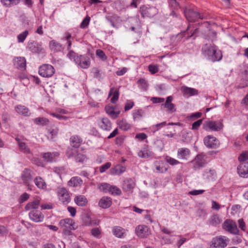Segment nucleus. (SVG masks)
Returning a JSON list of instances; mask_svg holds the SVG:
<instances>
[{
    "label": "nucleus",
    "mask_w": 248,
    "mask_h": 248,
    "mask_svg": "<svg viewBox=\"0 0 248 248\" xmlns=\"http://www.w3.org/2000/svg\"><path fill=\"white\" fill-rule=\"evenodd\" d=\"M202 51L203 55L207 59L213 62L219 61L222 59V55L221 51L215 45L206 44L202 46Z\"/></svg>",
    "instance_id": "nucleus-1"
},
{
    "label": "nucleus",
    "mask_w": 248,
    "mask_h": 248,
    "mask_svg": "<svg viewBox=\"0 0 248 248\" xmlns=\"http://www.w3.org/2000/svg\"><path fill=\"white\" fill-rule=\"evenodd\" d=\"M59 225L62 231V233L65 235L72 234L71 231L78 228V225L74 220L70 218H66L60 220Z\"/></svg>",
    "instance_id": "nucleus-2"
},
{
    "label": "nucleus",
    "mask_w": 248,
    "mask_h": 248,
    "mask_svg": "<svg viewBox=\"0 0 248 248\" xmlns=\"http://www.w3.org/2000/svg\"><path fill=\"white\" fill-rule=\"evenodd\" d=\"M207 163L205 159V155L203 154L197 155L195 158L191 161L188 162L192 165V168L194 170H197L203 167Z\"/></svg>",
    "instance_id": "nucleus-3"
},
{
    "label": "nucleus",
    "mask_w": 248,
    "mask_h": 248,
    "mask_svg": "<svg viewBox=\"0 0 248 248\" xmlns=\"http://www.w3.org/2000/svg\"><path fill=\"white\" fill-rule=\"evenodd\" d=\"M223 127V124L220 121H207L203 123V128L206 131H218Z\"/></svg>",
    "instance_id": "nucleus-4"
},
{
    "label": "nucleus",
    "mask_w": 248,
    "mask_h": 248,
    "mask_svg": "<svg viewBox=\"0 0 248 248\" xmlns=\"http://www.w3.org/2000/svg\"><path fill=\"white\" fill-rule=\"evenodd\" d=\"M55 73L54 68L50 64H46L41 66L39 69V75L44 78L52 77Z\"/></svg>",
    "instance_id": "nucleus-5"
},
{
    "label": "nucleus",
    "mask_w": 248,
    "mask_h": 248,
    "mask_svg": "<svg viewBox=\"0 0 248 248\" xmlns=\"http://www.w3.org/2000/svg\"><path fill=\"white\" fill-rule=\"evenodd\" d=\"M75 62L79 67L87 69L89 67L91 64L90 59L86 55L77 56L75 60Z\"/></svg>",
    "instance_id": "nucleus-6"
},
{
    "label": "nucleus",
    "mask_w": 248,
    "mask_h": 248,
    "mask_svg": "<svg viewBox=\"0 0 248 248\" xmlns=\"http://www.w3.org/2000/svg\"><path fill=\"white\" fill-rule=\"evenodd\" d=\"M187 20L189 22H194L198 18L201 19L205 18V16L190 9H186L184 12Z\"/></svg>",
    "instance_id": "nucleus-7"
},
{
    "label": "nucleus",
    "mask_w": 248,
    "mask_h": 248,
    "mask_svg": "<svg viewBox=\"0 0 248 248\" xmlns=\"http://www.w3.org/2000/svg\"><path fill=\"white\" fill-rule=\"evenodd\" d=\"M33 172L30 169H25L22 172L21 178L24 185L28 186V189L31 190L30 185L33 178Z\"/></svg>",
    "instance_id": "nucleus-8"
},
{
    "label": "nucleus",
    "mask_w": 248,
    "mask_h": 248,
    "mask_svg": "<svg viewBox=\"0 0 248 248\" xmlns=\"http://www.w3.org/2000/svg\"><path fill=\"white\" fill-rule=\"evenodd\" d=\"M229 240L224 236H219L213 238L212 245L215 248H224L227 246Z\"/></svg>",
    "instance_id": "nucleus-9"
},
{
    "label": "nucleus",
    "mask_w": 248,
    "mask_h": 248,
    "mask_svg": "<svg viewBox=\"0 0 248 248\" xmlns=\"http://www.w3.org/2000/svg\"><path fill=\"white\" fill-rule=\"evenodd\" d=\"M140 12L143 17H151L157 13V9L154 6L142 5L140 8Z\"/></svg>",
    "instance_id": "nucleus-10"
},
{
    "label": "nucleus",
    "mask_w": 248,
    "mask_h": 248,
    "mask_svg": "<svg viewBox=\"0 0 248 248\" xmlns=\"http://www.w3.org/2000/svg\"><path fill=\"white\" fill-rule=\"evenodd\" d=\"M223 228L226 231L234 234H238L239 232L236 223L232 220H226L223 224Z\"/></svg>",
    "instance_id": "nucleus-11"
},
{
    "label": "nucleus",
    "mask_w": 248,
    "mask_h": 248,
    "mask_svg": "<svg viewBox=\"0 0 248 248\" xmlns=\"http://www.w3.org/2000/svg\"><path fill=\"white\" fill-rule=\"evenodd\" d=\"M58 195L60 201L63 203L67 204L70 201V198L67 189L64 187H60L58 190Z\"/></svg>",
    "instance_id": "nucleus-12"
},
{
    "label": "nucleus",
    "mask_w": 248,
    "mask_h": 248,
    "mask_svg": "<svg viewBox=\"0 0 248 248\" xmlns=\"http://www.w3.org/2000/svg\"><path fill=\"white\" fill-rule=\"evenodd\" d=\"M173 97L169 96L167 97L165 103L161 105V107H163L166 108V111L168 113L171 114L176 110V106L172 103Z\"/></svg>",
    "instance_id": "nucleus-13"
},
{
    "label": "nucleus",
    "mask_w": 248,
    "mask_h": 248,
    "mask_svg": "<svg viewBox=\"0 0 248 248\" xmlns=\"http://www.w3.org/2000/svg\"><path fill=\"white\" fill-rule=\"evenodd\" d=\"M137 235L141 238L147 237L150 233L149 228L144 225H139L135 229Z\"/></svg>",
    "instance_id": "nucleus-14"
},
{
    "label": "nucleus",
    "mask_w": 248,
    "mask_h": 248,
    "mask_svg": "<svg viewBox=\"0 0 248 248\" xmlns=\"http://www.w3.org/2000/svg\"><path fill=\"white\" fill-rule=\"evenodd\" d=\"M30 218L35 222H41L44 220V216L40 211L37 210H31L29 214Z\"/></svg>",
    "instance_id": "nucleus-15"
},
{
    "label": "nucleus",
    "mask_w": 248,
    "mask_h": 248,
    "mask_svg": "<svg viewBox=\"0 0 248 248\" xmlns=\"http://www.w3.org/2000/svg\"><path fill=\"white\" fill-rule=\"evenodd\" d=\"M205 145L211 148H215L217 147L218 143L216 138L213 136L208 135L205 137L203 140Z\"/></svg>",
    "instance_id": "nucleus-16"
},
{
    "label": "nucleus",
    "mask_w": 248,
    "mask_h": 248,
    "mask_svg": "<svg viewBox=\"0 0 248 248\" xmlns=\"http://www.w3.org/2000/svg\"><path fill=\"white\" fill-rule=\"evenodd\" d=\"M67 154L69 158L73 157L77 154L75 156L77 162H83L87 159L86 156L84 155L78 153L77 150L75 149L69 150Z\"/></svg>",
    "instance_id": "nucleus-17"
},
{
    "label": "nucleus",
    "mask_w": 248,
    "mask_h": 248,
    "mask_svg": "<svg viewBox=\"0 0 248 248\" xmlns=\"http://www.w3.org/2000/svg\"><path fill=\"white\" fill-rule=\"evenodd\" d=\"M27 48L31 52L34 53H39L43 50L41 44L34 41L29 42Z\"/></svg>",
    "instance_id": "nucleus-18"
},
{
    "label": "nucleus",
    "mask_w": 248,
    "mask_h": 248,
    "mask_svg": "<svg viewBox=\"0 0 248 248\" xmlns=\"http://www.w3.org/2000/svg\"><path fill=\"white\" fill-rule=\"evenodd\" d=\"M237 172L240 176L248 178V162L240 163L237 167Z\"/></svg>",
    "instance_id": "nucleus-19"
},
{
    "label": "nucleus",
    "mask_w": 248,
    "mask_h": 248,
    "mask_svg": "<svg viewBox=\"0 0 248 248\" xmlns=\"http://www.w3.org/2000/svg\"><path fill=\"white\" fill-rule=\"evenodd\" d=\"M190 154V150L187 148H179L177 150V157L178 159L186 160Z\"/></svg>",
    "instance_id": "nucleus-20"
},
{
    "label": "nucleus",
    "mask_w": 248,
    "mask_h": 248,
    "mask_svg": "<svg viewBox=\"0 0 248 248\" xmlns=\"http://www.w3.org/2000/svg\"><path fill=\"white\" fill-rule=\"evenodd\" d=\"M181 91L183 93L184 96L189 97L191 96L196 95L198 94V91L196 89L183 86L181 88Z\"/></svg>",
    "instance_id": "nucleus-21"
},
{
    "label": "nucleus",
    "mask_w": 248,
    "mask_h": 248,
    "mask_svg": "<svg viewBox=\"0 0 248 248\" xmlns=\"http://www.w3.org/2000/svg\"><path fill=\"white\" fill-rule=\"evenodd\" d=\"M15 110L18 114L24 116H30L31 115L29 108L23 105H18L16 106Z\"/></svg>",
    "instance_id": "nucleus-22"
},
{
    "label": "nucleus",
    "mask_w": 248,
    "mask_h": 248,
    "mask_svg": "<svg viewBox=\"0 0 248 248\" xmlns=\"http://www.w3.org/2000/svg\"><path fill=\"white\" fill-rule=\"evenodd\" d=\"M126 230L120 226H114L113 227L112 232L114 236L118 238H124L125 236Z\"/></svg>",
    "instance_id": "nucleus-23"
},
{
    "label": "nucleus",
    "mask_w": 248,
    "mask_h": 248,
    "mask_svg": "<svg viewBox=\"0 0 248 248\" xmlns=\"http://www.w3.org/2000/svg\"><path fill=\"white\" fill-rule=\"evenodd\" d=\"M98 125L103 130L109 131L111 129V123L107 118L101 119L98 122Z\"/></svg>",
    "instance_id": "nucleus-24"
},
{
    "label": "nucleus",
    "mask_w": 248,
    "mask_h": 248,
    "mask_svg": "<svg viewBox=\"0 0 248 248\" xmlns=\"http://www.w3.org/2000/svg\"><path fill=\"white\" fill-rule=\"evenodd\" d=\"M16 140L18 143L19 149L21 152L26 154H31L30 148L23 140L18 138H16Z\"/></svg>",
    "instance_id": "nucleus-25"
},
{
    "label": "nucleus",
    "mask_w": 248,
    "mask_h": 248,
    "mask_svg": "<svg viewBox=\"0 0 248 248\" xmlns=\"http://www.w3.org/2000/svg\"><path fill=\"white\" fill-rule=\"evenodd\" d=\"M49 46L51 50L54 52H60L64 49V47L60 43L55 40L50 41Z\"/></svg>",
    "instance_id": "nucleus-26"
},
{
    "label": "nucleus",
    "mask_w": 248,
    "mask_h": 248,
    "mask_svg": "<svg viewBox=\"0 0 248 248\" xmlns=\"http://www.w3.org/2000/svg\"><path fill=\"white\" fill-rule=\"evenodd\" d=\"M125 170L126 168L124 166L119 164L110 169V174L113 175H120L125 171Z\"/></svg>",
    "instance_id": "nucleus-27"
},
{
    "label": "nucleus",
    "mask_w": 248,
    "mask_h": 248,
    "mask_svg": "<svg viewBox=\"0 0 248 248\" xmlns=\"http://www.w3.org/2000/svg\"><path fill=\"white\" fill-rule=\"evenodd\" d=\"M135 185V182L132 179H126L123 185V190L125 192H130L134 187Z\"/></svg>",
    "instance_id": "nucleus-28"
},
{
    "label": "nucleus",
    "mask_w": 248,
    "mask_h": 248,
    "mask_svg": "<svg viewBox=\"0 0 248 248\" xmlns=\"http://www.w3.org/2000/svg\"><path fill=\"white\" fill-rule=\"evenodd\" d=\"M153 155V152L147 147L142 148L138 153V156L142 158H147Z\"/></svg>",
    "instance_id": "nucleus-29"
},
{
    "label": "nucleus",
    "mask_w": 248,
    "mask_h": 248,
    "mask_svg": "<svg viewBox=\"0 0 248 248\" xmlns=\"http://www.w3.org/2000/svg\"><path fill=\"white\" fill-rule=\"evenodd\" d=\"M75 203L79 206H85L88 203V200L84 195H78L74 199Z\"/></svg>",
    "instance_id": "nucleus-30"
},
{
    "label": "nucleus",
    "mask_w": 248,
    "mask_h": 248,
    "mask_svg": "<svg viewBox=\"0 0 248 248\" xmlns=\"http://www.w3.org/2000/svg\"><path fill=\"white\" fill-rule=\"evenodd\" d=\"M14 65L18 68H25L26 66V62L24 57H17L14 60Z\"/></svg>",
    "instance_id": "nucleus-31"
},
{
    "label": "nucleus",
    "mask_w": 248,
    "mask_h": 248,
    "mask_svg": "<svg viewBox=\"0 0 248 248\" xmlns=\"http://www.w3.org/2000/svg\"><path fill=\"white\" fill-rule=\"evenodd\" d=\"M111 95H112V97L110 99V102L113 104H115L118 100L119 96V92L118 90L115 89L114 88H111L109 91L108 97H110Z\"/></svg>",
    "instance_id": "nucleus-32"
},
{
    "label": "nucleus",
    "mask_w": 248,
    "mask_h": 248,
    "mask_svg": "<svg viewBox=\"0 0 248 248\" xmlns=\"http://www.w3.org/2000/svg\"><path fill=\"white\" fill-rule=\"evenodd\" d=\"M59 155V154L57 152H47L43 154V157L47 162H52L55 160V158L58 156Z\"/></svg>",
    "instance_id": "nucleus-33"
},
{
    "label": "nucleus",
    "mask_w": 248,
    "mask_h": 248,
    "mask_svg": "<svg viewBox=\"0 0 248 248\" xmlns=\"http://www.w3.org/2000/svg\"><path fill=\"white\" fill-rule=\"evenodd\" d=\"M111 204V201L110 198L104 197L99 202V205L103 208H107Z\"/></svg>",
    "instance_id": "nucleus-34"
},
{
    "label": "nucleus",
    "mask_w": 248,
    "mask_h": 248,
    "mask_svg": "<svg viewBox=\"0 0 248 248\" xmlns=\"http://www.w3.org/2000/svg\"><path fill=\"white\" fill-rule=\"evenodd\" d=\"M82 183V181L78 177H73L68 182V185L70 186L78 187Z\"/></svg>",
    "instance_id": "nucleus-35"
},
{
    "label": "nucleus",
    "mask_w": 248,
    "mask_h": 248,
    "mask_svg": "<svg viewBox=\"0 0 248 248\" xmlns=\"http://www.w3.org/2000/svg\"><path fill=\"white\" fill-rule=\"evenodd\" d=\"M203 176L209 181H214L216 178V172L214 170H206L204 171Z\"/></svg>",
    "instance_id": "nucleus-36"
},
{
    "label": "nucleus",
    "mask_w": 248,
    "mask_h": 248,
    "mask_svg": "<svg viewBox=\"0 0 248 248\" xmlns=\"http://www.w3.org/2000/svg\"><path fill=\"white\" fill-rule=\"evenodd\" d=\"M34 182L37 187L39 189H44L46 188V184L41 177H36L34 179Z\"/></svg>",
    "instance_id": "nucleus-37"
},
{
    "label": "nucleus",
    "mask_w": 248,
    "mask_h": 248,
    "mask_svg": "<svg viewBox=\"0 0 248 248\" xmlns=\"http://www.w3.org/2000/svg\"><path fill=\"white\" fill-rule=\"evenodd\" d=\"M107 113L112 118L115 119L118 117L120 111H115L113 107L107 106L105 107Z\"/></svg>",
    "instance_id": "nucleus-38"
},
{
    "label": "nucleus",
    "mask_w": 248,
    "mask_h": 248,
    "mask_svg": "<svg viewBox=\"0 0 248 248\" xmlns=\"http://www.w3.org/2000/svg\"><path fill=\"white\" fill-rule=\"evenodd\" d=\"M40 204V201L38 199L35 200L34 201L29 202L25 207L26 210H36L39 207Z\"/></svg>",
    "instance_id": "nucleus-39"
},
{
    "label": "nucleus",
    "mask_w": 248,
    "mask_h": 248,
    "mask_svg": "<svg viewBox=\"0 0 248 248\" xmlns=\"http://www.w3.org/2000/svg\"><path fill=\"white\" fill-rule=\"evenodd\" d=\"M70 142L71 145L74 147L77 148L80 145L82 142V140L79 137L77 136H73L70 138Z\"/></svg>",
    "instance_id": "nucleus-40"
},
{
    "label": "nucleus",
    "mask_w": 248,
    "mask_h": 248,
    "mask_svg": "<svg viewBox=\"0 0 248 248\" xmlns=\"http://www.w3.org/2000/svg\"><path fill=\"white\" fill-rule=\"evenodd\" d=\"M33 122L37 125L44 126L48 124L49 121L48 119L45 117H37L34 119Z\"/></svg>",
    "instance_id": "nucleus-41"
},
{
    "label": "nucleus",
    "mask_w": 248,
    "mask_h": 248,
    "mask_svg": "<svg viewBox=\"0 0 248 248\" xmlns=\"http://www.w3.org/2000/svg\"><path fill=\"white\" fill-rule=\"evenodd\" d=\"M209 224L212 226H216L221 222V219L217 215H214L209 220Z\"/></svg>",
    "instance_id": "nucleus-42"
},
{
    "label": "nucleus",
    "mask_w": 248,
    "mask_h": 248,
    "mask_svg": "<svg viewBox=\"0 0 248 248\" xmlns=\"http://www.w3.org/2000/svg\"><path fill=\"white\" fill-rule=\"evenodd\" d=\"M118 124L119 128L123 130H127L131 127V125L128 124L126 120H122L118 122Z\"/></svg>",
    "instance_id": "nucleus-43"
},
{
    "label": "nucleus",
    "mask_w": 248,
    "mask_h": 248,
    "mask_svg": "<svg viewBox=\"0 0 248 248\" xmlns=\"http://www.w3.org/2000/svg\"><path fill=\"white\" fill-rule=\"evenodd\" d=\"M137 84L140 88L143 91H147L148 88V84L144 78H140L137 81Z\"/></svg>",
    "instance_id": "nucleus-44"
},
{
    "label": "nucleus",
    "mask_w": 248,
    "mask_h": 248,
    "mask_svg": "<svg viewBox=\"0 0 248 248\" xmlns=\"http://www.w3.org/2000/svg\"><path fill=\"white\" fill-rule=\"evenodd\" d=\"M29 35V31L25 30L21 32L17 36V42L19 43H23Z\"/></svg>",
    "instance_id": "nucleus-45"
},
{
    "label": "nucleus",
    "mask_w": 248,
    "mask_h": 248,
    "mask_svg": "<svg viewBox=\"0 0 248 248\" xmlns=\"http://www.w3.org/2000/svg\"><path fill=\"white\" fill-rule=\"evenodd\" d=\"M110 184L107 183H103L99 185L98 188L100 191L105 193H108L109 190L111 187Z\"/></svg>",
    "instance_id": "nucleus-46"
},
{
    "label": "nucleus",
    "mask_w": 248,
    "mask_h": 248,
    "mask_svg": "<svg viewBox=\"0 0 248 248\" xmlns=\"http://www.w3.org/2000/svg\"><path fill=\"white\" fill-rule=\"evenodd\" d=\"M3 5L7 7H11L17 4L20 0H1Z\"/></svg>",
    "instance_id": "nucleus-47"
},
{
    "label": "nucleus",
    "mask_w": 248,
    "mask_h": 248,
    "mask_svg": "<svg viewBox=\"0 0 248 248\" xmlns=\"http://www.w3.org/2000/svg\"><path fill=\"white\" fill-rule=\"evenodd\" d=\"M165 160L171 166L177 165L180 163V162L178 160L169 156H167L165 157Z\"/></svg>",
    "instance_id": "nucleus-48"
},
{
    "label": "nucleus",
    "mask_w": 248,
    "mask_h": 248,
    "mask_svg": "<svg viewBox=\"0 0 248 248\" xmlns=\"http://www.w3.org/2000/svg\"><path fill=\"white\" fill-rule=\"evenodd\" d=\"M167 125V123L166 122H163L161 123L157 124H156L153 125L151 126V129L153 131V132H155L158 130H159L161 128Z\"/></svg>",
    "instance_id": "nucleus-49"
},
{
    "label": "nucleus",
    "mask_w": 248,
    "mask_h": 248,
    "mask_svg": "<svg viewBox=\"0 0 248 248\" xmlns=\"http://www.w3.org/2000/svg\"><path fill=\"white\" fill-rule=\"evenodd\" d=\"M108 193L112 195H119L121 194V190L116 186L111 185Z\"/></svg>",
    "instance_id": "nucleus-50"
},
{
    "label": "nucleus",
    "mask_w": 248,
    "mask_h": 248,
    "mask_svg": "<svg viewBox=\"0 0 248 248\" xmlns=\"http://www.w3.org/2000/svg\"><path fill=\"white\" fill-rule=\"evenodd\" d=\"M144 114V111L142 109L135 110L133 113V118L134 119H140Z\"/></svg>",
    "instance_id": "nucleus-51"
},
{
    "label": "nucleus",
    "mask_w": 248,
    "mask_h": 248,
    "mask_svg": "<svg viewBox=\"0 0 248 248\" xmlns=\"http://www.w3.org/2000/svg\"><path fill=\"white\" fill-rule=\"evenodd\" d=\"M71 38V35L69 33H66L65 36L62 38V40H66L67 41V49L69 50L71 47V41L70 39Z\"/></svg>",
    "instance_id": "nucleus-52"
},
{
    "label": "nucleus",
    "mask_w": 248,
    "mask_h": 248,
    "mask_svg": "<svg viewBox=\"0 0 248 248\" xmlns=\"http://www.w3.org/2000/svg\"><path fill=\"white\" fill-rule=\"evenodd\" d=\"M238 159L240 163L246 162L245 161L248 159V152L242 153L239 156Z\"/></svg>",
    "instance_id": "nucleus-53"
},
{
    "label": "nucleus",
    "mask_w": 248,
    "mask_h": 248,
    "mask_svg": "<svg viewBox=\"0 0 248 248\" xmlns=\"http://www.w3.org/2000/svg\"><path fill=\"white\" fill-rule=\"evenodd\" d=\"M111 164L110 162H107L105 164L102 165L99 168V171L101 173L105 172L108 169L111 167Z\"/></svg>",
    "instance_id": "nucleus-54"
},
{
    "label": "nucleus",
    "mask_w": 248,
    "mask_h": 248,
    "mask_svg": "<svg viewBox=\"0 0 248 248\" xmlns=\"http://www.w3.org/2000/svg\"><path fill=\"white\" fill-rule=\"evenodd\" d=\"M54 171L60 176L65 173V169L63 167H55L54 168Z\"/></svg>",
    "instance_id": "nucleus-55"
},
{
    "label": "nucleus",
    "mask_w": 248,
    "mask_h": 248,
    "mask_svg": "<svg viewBox=\"0 0 248 248\" xmlns=\"http://www.w3.org/2000/svg\"><path fill=\"white\" fill-rule=\"evenodd\" d=\"M202 120L200 119L193 123L192 124V130H198L201 125L202 124Z\"/></svg>",
    "instance_id": "nucleus-56"
},
{
    "label": "nucleus",
    "mask_w": 248,
    "mask_h": 248,
    "mask_svg": "<svg viewBox=\"0 0 248 248\" xmlns=\"http://www.w3.org/2000/svg\"><path fill=\"white\" fill-rule=\"evenodd\" d=\"M90 18L89 16L86 17L82 21L80 27L81 28L85 29L89 25L90 22Z\"/></svg>",
    "instance_id": "nucleus-57"
},
{
    "label": "nucleus",
    "mask_w": 248,
    "mask_h": 248,
    "mask_svg": "<svg viewBox=\"0 0 248 248\" xmlns=\"http://www.w3.org/2000/svg\"><path fill=\"white\" fill-rule=\"evenodd\" d=\"M29 198H30V195L29 194H28L27 193L25 192L20 196V197L19 199V202L20 203H23L24 202L28 200L29 199Z\"/></svg>",
    "instance_id": "nucleus-58"
},
{
    "label": "nucleus",
    "mask_w": 248,
    "mask_h": 248,
    "mask_svg": "<svg viewBox=\"0 0 248 248\" xmlns=\"http://www.w3.org/2000/svg\"><path fill=\"white\" fill-rule=\"evenodd\" d=\"M96 55L100 59L103 60H106L107 57L104 51L101 49H97L96 51Z\"/></svg>",
    "instance_id": "nucleus-59"
},
{
    "label": "nucleus",
    "mask_w": 248,
    "mask_h": 248,
    "mask_svg": "<svg viewBox=\"0 0 248 248\" xmlns=\"http://www.w3.org/2000/svg\"><path fill=\"white\" fill-rule=\"evenodd\" d=\"M148 69L152 74H154L157 73L159 70L158 68L156 65L152 64H150L148 66Z\"/></svg>",
    "instance_id": "nucleus-60"
},
{
    "label": "nucleus",
    "mask_w": 248,
    "mask_h": 248,
    "mask_svg": "<svg viewBox=\"0 0 248 248\" xmlns=\"http://www.w3.org/2000/svg\"><path fill=\"white\" fill-rule=\"evenodd\" d=\"M92 234L96 238H99L101 233V232L98 228H93L91 230Z\"/></svg>",
    "instance_id": "nucleus-61"
},
{
    "label": "nucleus",
    "mask_w": 248,
    "mask_h": 248,
    "mask_svg": "<svg viewBox=\"0 0 248 248\" xmlns=\"http://www.w3.org/2000/svg\"><path fill=\"white\" fill-rule=\"evenodd\" d=\"M134 106V102L132 101L128 100L126 102L125 107H124V109L125 111L128 110L130 109H131Z\"/></svg>",
    "instance_id": "nucleus-62"
},
{
    "label": "nucleus",
    "mask_w": 248,
    "mask_h": 248,
    "mask_svg": "<svg viewBox=\"0 0 248 248\" xmlns=\"http://www.w3.org/2000/svg\"><path fill=\"white\" fill-rule=\"evenodd\" d=\"M153 103H160L164 102L165 99L164 98L154 97L151 99Z\"/></svg>",
    "instance_id": "nucleus-63"
},
{
    "label": "nucleus",
    "mask_w": 248,
    "mask_h": 248,
    "mask_svg": "<svg viewBox=\"0 0 248 248\" xmlns=\"http://www.w3.org/2000/svg\"><path fill=\"white\" fill-rule=\"evenodd\" d=\"M58 131L59 129L57 128H56L50 131L49 134L51 140H53L57 135Z\"/></svg>",
    "instance_id": "nucleus-64"
}]
</instances>
